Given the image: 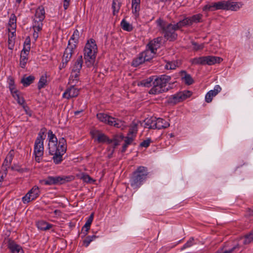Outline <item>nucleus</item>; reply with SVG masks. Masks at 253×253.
Here are the masks:
<instances>
[{
	"instance_id": "nucleus-49",
	"label": "nucleus",
	"mask_w": 253,
	"mask_h": 253,
	"mask_svg": "<svg viewBox=\"0 0 253 253\" xmlns=\"http://www.w3.org/2000/svg\"><path fill=\"white\" fill-rule=\"evenodd\" d=\"M194 238H190L189 240L181 248V250H183L187 248L190 247L193 245Z\"/></svg>"
},
{
	"instance_id": "nucleus-52",
	"label": "nucleus",
	"mask_w": 253,
	"mask_h": 253,
	"mask_svg": "<svg viewBox=\"0 0 253 253\" xmlns=\"http://www.w3.org/2000/svg\"><path fill=\"white\" fill-rule=\"evenodd\" d=\"M184 96L183 100L186 99L187 98L190 97L192 95V92L190 91L184 90L183 91L179 92Z\"/></svg>"
},
{
	"instance_id": "nucleus-42",
	"label": "nucleus",
	"mask_w": 253,
	"mask_h": 253,
	"mask_svg": "<svg viewBox=\"0 0 253 253\" xmlns=\"http://www.w3.org/2000/svg\"><path fill=\"white\" fill-rule=\"evenodd\" d=\"M80 73L79 72L72 71L70 77L71 84H75L76 82L78 81Z\"/></svg>"
},
{
	"instance_id": "nucleus-36",
	"label": "nucleus",
	"mask_w": 253,
	"mask_h": 253,
	"mask_svg": "<svg viewBox=\"0 0 253 253\" xmlns=\"http://www.w3.org/2000/svg\"><path fill=\"white\" fill-rule=\"evenodd\" d=\"M122 28L126 31L130 32L133 30V26L125 19H123L121 22Z\"/></svg>"
},
{
	"instance_id": "nucleus-62",
	"label": "nucleus",
	"mask_w": 253,
	"mask_h": 253,
	"mask_svg": "<svg viewBox=\"0 0 253 253\" xmlns=\"http://www.w3.org/2000/svg\"><path fill=\"white\" fill-rule=\"evenodd\" d=\"M11 163L9 161H7L6 160H4L3 165H5V166H8L10 165Z\"/></svg>"
},
{
	"instance_id": "nucleus-18",
	"label": "nucleus",
	"mask_w": 253,
	"mask_h": 253,
	"mask_svg": "<svg viewBox=\"0 0 253 253\" xmlns=\"http://www.w3.org/2000/svg\"><path fill=\"white\" fill-rule=\"evenodd\" d=\"M181 78V80L185 84L187 85H191L194 83V80L191 75L185 71H181L179 73Z\"/></svg>"
},
{
	"instance_id": "nucleus-16",
	"label": "nucleus",
	"mask_w": 253,
	"mask_h": 253,
	"mask_svg": "<svg viewBox=\"0 0 253 253\" xmlns=\"http://www.w3.org/2000/svg\"><path fill=\"white\" fill-rule=\"evenodd\" d=\"M183 95L181 93L177 92L176 94L170 95L168 99V103L169 104L175 105L183 101Z\"/></svg>"
},
{
	"instance_id": "nucleus-1",
	"label": "nucleus",
	"mask_w": 253,
	"mask_h": 253,
	"mask_svg": "<svg viewBox=\"0 0 253 253\" xmlns=\"http://www.w3.org/2000/svg\"><path fill=\"white\" fill-rule=\"evenodd\" d=\"M48 153L52 155L53 162L55 164H59L63 161V156L67 150L66 139L62 137L58 141L57 138L51 130L48 132Z\"/></svg>"
},
{
	"instance_id": "nucleus-29",
	"label": "nucleus",
	"mask_w": 253,
	"mask_h": 253,
	"mask_svg": "<svg viewBox=\"0 0 253 253\" xmlns=\"http://www.w3.org/2000/svg\"><path fill=\"white\" fill-rule=\"evenodd\" d=\"M141 53L142 54L145 61H149L153 58L156 53L147 47L144 51L141 52Z\"/></svg>"
},
{
	"instance_id": "nucleus-56",
	"label": "nucleus",
	"mask_w": 253,
	"mask_h": 253,
	"mask_svg": "<svg viewBox=\"0 0 253 253\" xmlns=\"http://www.w3.org/2000/svg\"><path fill=\"white\" fill-rule=\"evenodd\" d=\"M71 0H64L63 7L65 10H66L69 5Z\"/></svg>"
},
{
	"instance_id": "nucleus-5",
	"label": "nucleus",
	"mask_w": 253,
	"mask_h": 253,
	"mask_svg": "<svg viewBox=\"0 0 253 253\" xmlns=\"http://www.w3.org/2000/svg\"><path fill=\"white\" fill-rule=\"evenodd\" d=\"M156 24L162 31L165 38L169 41H173L177 38L176 31L177 30L174 24L169 23L166 25V21L161 18L158 19Z\"/></svg>"
},
{
	"instance_id": "nucleus-17",
	"label": "nucleus",
	"mask_w": 253,
	"mask_h": 253,
	"mask_svg": "<svg viewBox=\"0 0 253 253\" xmlns=\"http://www.w3.org/2000/svg\"><path fill=\"white\" fill-rule=\"evenodd\" d=\"M76 48V46L74 45H68L67 47L65 49L64 51L62 60L64 61L65 63H68L70 60L72 54L74 53V49Z\"/></svg>"
},
{
	"instance_id": "nucleus-53",
	"label": "nucleus",
	"mask_w": 253,
	"mask_h": 253,
	"mask_svg": "<svg viewBox=\"0 0 253 253\" xmlns=\"http://www.w3.org/2000/svg\"><path fill=\"white\" fill-rule=\"evenodd\" d=\"M13 154H14V152L13 151H10L8 154H7V155L6 156V158H5V160H6V161H9V162L11 163L12 162V160L13 159Z\"/></svg>"
},
{
	"instance_id": "nucleus-63",
	"label": "nucleus",
	"mask_w": 253,
	"mask_h": 253,
	"mask_svg": "<svg viewBox=\"0 0 253 253\" xmlns=\"http://www.w3.org/2000/svg\"><path fill=\"white\" fill-rule=\"evenodd\" d=\"M54 213L55 214H57L58 213H60V211L59 210H55L54 211Z\"/></svg>"
},
{
	"instance_id": "nucleus-30",
	"label": "nucleus",
	"mask_w": 253,
	"mask_h": 253,
	"mask_svg": "<svg viewBox=\"0 0 253 253\" xmlns=\"http://www.w3.org/2000/svg\"><path fill=\"white\" fill-rule=\"evenodd\" d=\"M145 61L142 54L140 53L137 57L133 59L132 62V65L134 67H137L143 63Z\"/></svg>"
},
{
	"instance_id": "nucleus-25",
	"label": "nucleus",
	"mask_w": 253,
	"mask_h": 253,
	"mask_svg": "<svg viewBox=\"0 0 253 253\" xmlns=\"http://www.w3.org/2000/svg\"><path fill=\"white\" fill-rule=\"evenodd\" d=\"M80 37V32L78 30H75L71 37L70 38L69 42V45H74L76 46V44L78 43L79 38Z\"/></svg>"
},
{
	"instance_id": "nucleus-32",
	"label": "nucleus",
	"mask_w": 253,
	"mask_h": 253,
	"mask_svg": "<svg viewBox=\"0 0 253 253\" xmlns=\"http://www.w3.org/2000/svg\"><path fill=\"white\" fill-rule=\"evenodd\" d=\"M47 76L46 74L42 75L38 83V88L39 89H41L42 88L45 87V86L47 84Z\"/></svg>"
},
{
	"instance_id": "nucleus-60",
	"label": "nucleus",
	"mask_w": 253,
	"mask_h": 253,
	"mask_svg": "<svg viewBox=\"0 0 253 253\" xmlns=\"http://www.w3.org/2000/svg\"><path fill=\"white\" fill-rule=\"evenodd\" d=\"M236 248V247H234V248H233L231 250H228V251H225L224 252H217L216 253H231V252H232L233 251V250H234Z\"/></svg>"
},
{
	"instance_id": "nucleus-12",
	"label": "nucleus",
	"mask_w": 253,
	"mask_h": 253,
	"mask_svg": "<svg viewBox=\"0 0 253 253\" xmlns=\"http://www.w3.org/2000/svg\"><path fill=\"white\" fill-rule=\"evenodd\" d=\"M79 94V90L74 85L67 87L62 95V97L69 99L71 98L76 97Z\"/></svg>"
},
{
	"instance_id": "nucleus-35",
	"label": "nucleus",
	"mask_w": 253,
	"mask_h": 253,
	"mask_svg": "<svg viewBox=\"0 0 253 253\" xmlns=\"http://www.w3.org/2000/svg\"><path fill=\"white\" fill-rule=\"evenodd\" d=\"M35 80V77L33 76H29L28 77L24 76L21 79V83L24 86H28L31 84Z\"/></svg>"
},
{
	"instance_id": "nucleus-3",
	"label": "nucleus",
	"mask_w": 253,
	"mask_h": 253,
	"mask_svg": "<svg viewBox=\"0 0 253 253\" xmlns=\"http://www.w3.org/2000/svg\"><path fill=\"white\" fill-rule=\"evenodd\" d=\"M240 9L239 4L231 0L220 1L212 2L205 5L203 8L204 11H214L219 9L237 11Z\"/></svg>"
},
{
	"instance_id": "nucleus-34",
	"label": "nucleus",
	"mask_w": 253,
	"mask_h": 253,
	"mask_svg": "<svg viewBox=\"0 0 253 253\" xmlns=\"http://www.w3.org/2000/svg\"><path fill=\"white\" fill-rule=\"evenodd\" d=\"M253 241V230L248 234H247L245 237L240 239V241L242 242L244 245L250 244Z\"/></svg>"
},
{
	"instance_id": "nucleus-13",
	"label": "nucleus",
	"mask_w": 253,
	"mask_h": 253,
	"mask_svg": "<svg viewBox=\"0 0 253 253\" xmlns=\"http://www.w3.org/2000/svg\"><path fill=\"white\" fill-rule=\"evenodd\" d=\"M221 87L219 85L214 86L213 89L208 91L205 95V101L207 103H210L212 101L213 97H215L218 93L221 91Z\"/></svg>"
},
{
	"instance_id": "nucleus-4",
	"label": "nucleus",
	"mask_w": 253,
	"mask_h": 253,
	"mask_svg": "<svg viewBox=\"0 0 253 253\" xmlns=\"http://www.w3.org/2000/svg\"><path fill=\"white\" fill-rule=\"evenodd\" d=\"M170 80V76L166 75L156 77L153 82V86L149 90V93L152 94H157L167 92L169 89L167 84Z\"/></svg>"
},
{
	"instance_id": "nucleus-19",
	"label": "nucleus",
	"mask_w": 253,
	"mask_h": 253,
	"mask_svg": "<svg viewBox=\"0 0 253 253\" xmlns=\"http://www.w3.org/2000/svg\"><path fill=\"white\" fill-rule=\"evenodd\" d=\"M222 59L219 57L214 56H205V65H213L216 63H220Z\"/></svg>"
},
{
	"instance_id": "nucleus-9",
	"label": "nucleus",
	"mask_w": 253,
	"mask_h": 253,
	"mask_svg": "<svg viewBox=\"0 0 253 253\" xmlns=\"http://www.w3.org/2000/svg\"><path fill=\"white\" fill-rule=\"evenodd\" d=\"M68 181V177L64 176H48L46 178L40 180V183L43 185L62 184Z\"/></svg>"
},
{
	"instance_id": "nucleus-57",
	"label": "nucleus",
	"mask_w": 253,
	"mask_h": 253,
	"mask_svg": "<svg viewBox=\"0 0 253 253\" xmlns=\"http://www.w3.org/2000/svg\"><path fill=\"white\" fill-rule=\"evenodd\" d=\"M33 28H34V32L33 33V37L34 38H35V40H37V39L39 37V35H38V32L37 31V29H36V27H35V25L33 24Z\"/></svg>"
},
{
	"instance_id": "nucleus-58",
	"label": "nucleus",
	"mask_w": 253,
	"mask_h": 253,
	"mask_svg": "<svg viewBox=\"0 0 253 253\" xmlns=\"http://www.w3.org/2000/svg\"><path fill=\"white\" fill-rule=\"evenodd\" d=\"M8 87L15 85L14 80L11 77H9L8 79Z\"/></svg>"
},
{
	"instance_id": "nucleus-20",
	"label": "nucleus",
	"mask_w": 253,
	"mask_h": 253,
	"mask_svg": "<svg viewBox=\"0 0 253 253\" xmlns=\"http://www.w3.org/2000/svg\"><path fill=\"white\" fill-rule=\"evenodd\" d=\"M131 9L135 16L138 17L140 10V0H131Z\"/></svg>"
},
{
	"instance_id": "nucleus-11",
	"label": "nucleus",
	"mask_w": 253,
	"mask_h": 253,
	"mask_svg": "<svg viewBox=\"0 0 253 253\" xmlns=\"http://www.w3.org/2000/svg\"><path fill=\"white\" fill-rule=\"evenodd\" d=\"M40 191L39 188L34 186L22 198V201L24 204L29 203L30 202L35 200L40 195Z\"/></svg>"
},
{
	"instance_id": "nucleus-40",
	"label": "nucleus",
	"mask_w": 253,
	"mask_h": 253,
	"mask_svg": "<svg viewBox=\"0 0 253 253\" xmlns=\"http://www.w3.org/2000/svg\"><path fill=\"white\" fill-rule=\"evenodd\" d=\"M137 124L135 122H132L130 125L129 132L127 134L133 136L135 137L136 134L137 132Z\"/></svg>"
},
{
	"instance_id": "nucleus-50",
	"label": "nucleus",
	"mask_w": 253,
	"mask_h": 253,
	"mask_svg": "<svg viewBox=\"0 0 253 253\" xmlns=\"http://www.w3.org/2000/svg\"><path fill=\"white\" fill-rule=\"evenodd\" d=\"M192 45H193L194 49L196 50L202 49L204 47V43L198 44L196 42H192Z\"/></svg>"
},
{
	"instance_id": "nucleus-51",
	"label": "nucleus",
	"mask_w": 253,
	"mask_h": 253,
	"mask_svg": "<svg viewBox=\"0 0 253 253\" xmlns=\"http://www.w3.org/2000/svg\"><path fill=\"white\" fill-rule=\"evenodd\" d=\"M151 142V139L148 138V139L143 141L140 143V146L141 147L147 148V147H148L150 145V144Z\"/></svg>"
},
{
	"instance_id": "nucleus-23",
	"label": "nucleus",
	"mask_w": 253,
	"mask_h": 253,
	"mask_svg": "<svg viewBox=\"0 0 253 253\" xmlns=\"http://www.w3.org/2000/svg\"><path fill=\"white\" fill-rule=\"evenodd\" d=\"M156 118H147L144 120V127L149 129L156 128Z\"/></svg>"
},
{
	"instance_id": "nucleus-43",
	"label": "nucleus",
	"mask_w": 253,
	"mask_h": 253,
	"mask_svg": "<svg viewBox=\"0 0 253 253\" xmlns=\"http://www.w3.org/2000/svg\"><path fill=\"white\" fill-rule=\"evenodd\" d=\"M191 63L195 65H205V56L194 58L191 59Z\"/></svg>"
},
{
	"instance_id": "nucleus-48",
	"label": "nucleus",
	"mask_w": 253,
	"mask_h": 253,
	"mask_svg": "<svg viewBox=\"0 0 253 253\" xmlns=\"http://www.w3.org/2000/svg\"><path fill=\"white\" fill-rule=\"evenodd\" d=\"M30 40L29 38L26 39L24 43V46L23 49L26 51H29L30 50Z\"/></svg>"
},
{
	"instance_id": "nucleus-7",
	"label": "nucleus",
	"mask_w": 253,
	"mask_h": 253,
	"mask_svg": "<svg viewBox=\"0 0 253 253\" xmlns=\"http://www.w3.org/2000/svg\"><path fill=\"white\" fill-rule=\"evenodd\" d=\"M96 116L100 122L109 126H114L121 129H124L126 126V123L124 121L114 118L107 114L99 113L97 114Z\"/></svg>"
},
{
	"instance_id": "nucleus-39",
	"label": "nucleus",
	"mask_w": 253,
	"mask_h": 253,
	"mask_svg": "<svg viewBox=\"0 0 253 253\" xmlns=\"http://www.w3.org/2000/svg\"><path fill=\"white\" fill-rule=\"evenodd\" d=\"M156 76H151L147 79L143 80L141 82V84L145 87H149L153 85V82Z\"/></svg>"
},
{
	"instance_id": "nucleus-37",
	"label": "nucleus",
	"mask_w": 253,
	"mask_h": 253,
	"mask_svg": "<svg viewBox=\"0 0 253 253\" xmlns=\"http://www.w3.org/2000/svg\"><path fill=\"white\" fill-rule=\"evenodd\" d=\"M180 63L178 61H169L165 65V69L167 70H174L178 67Z\"/></svg>"
},
{
	"instance_id": "nucleus-21",
	"label": "nucleus",
	"mask_w": 253,
	"mask_h": 253,
	"mask_svg": "<svg viewBox=\"0 0 253 253\" xmlns=\"http://www.w3.org/2000/svg\"><path fill=\"white\" fill-rule=\"evenodd\" d=\"M95 140L98 143H107L110 144L112 142V140L110 139L105 134L97 132L96 135L93 136Z\"/></svg>"
},
{
	"instance_id": "nucleus-61",
	"label": "nucleus",
	"mask_w": 253,
	"mask_h": 253,
	"mask_svg": "<svg viewBox=\"0 0 253 253\" xmlns=\"http://www.w3.org/2000/svg\"><path fill=\"white\" fill-rule=\"evenodd\" d=\"M67 63H65L64 61L62 60V63L61 64L60 66V69L65 68L66 66Z\"/></svg>"
},
{
	"instance_id": "nucleus-64",
	"label": "nucleus",
	"mask_w": 253,
	"mask_h": 253,
	"mask_svg": "<svg viewBox=\"0 0 253 253\" xmlns=\"http://www.w3.org/2000/svg\"><path fill=\"white\" fill-rule=\"evenodd\" d=\"M81 112V111H76V112H75V114L76 115H77L79 114V113H80Z\"/></svg>"
},
{
	"instance_id": "nucleus-15",
	"label": "nucleus",
	"mask_w": 253,
	"mask_h": 253,
	"mask_svg": "<svg viewBox=\"0 0 253 253\" xmlns=\"http://www.w3.org/2000/svg\"><path fill=\"white\" fill-rule=\"evenodd\" d=\"M7 247L11 253H24L22 247L14 241L9 240L8 242Z\"/></svg>"
},
{
	"instance_id": "nucleus-46",
	"label": "nucleus",
	"mask_w": 253,
	"mask_h": 253,
	"mask_svg": "<svg viewBox=\"0 0 253 253\" xmlns=\"http://www.w3.org/2000/svg\"><path fill=\"white\" fill-rule=\"evenodd\" d=\"M12 96L15 100H16L19 104L23 105L24 103L25 100L23 97L20 96L19 91L15 94H13Z\"/></svg>"
},
{
	"instance_id": "nucleus-2",
	"label": "nucleus",
	"mask_w": 253,
	"mask_h": 253,
	"mask_svg": "<svg viewBox=\"0 0 253 253\" xmlns=\"http://www.w3.org/2000/svg\"><path fill=\"white\" fill-rule=\"evenodd\" d=\"M97 52L98 47L95 41L93 39L87 40L84 49V58L87 67L93 66Z\"/></svg>"
},
{
	"instance_id": "nucleus-33",
	"label": "nucleus",
	"mask_w": 253,
	"mask_h": 253,
	"mask_svg": "<svg viewBox=\"0 0 253 253\" xmlns=\"http://www.w3.org/2000/svg\"><path fill=\"white\" fill-rule=\"evenodd\" d=\"M135 137L127 134V136L125 137V143L123 146L122 152H124L126 150L128 146L131 144L134 140Z\"/></svg>"
},
{
	"instance_id": "nucleus-22",
	"label": "nucleus",
	"mask_w": 253,
	"mask_h": 253,
	"mask_svg": "<svg viewBox=\"0 0 253 253\" xmlns=\"http://www.w3.org/2000/svg\"><path fill=\"white\" fill-rule=\"evenodd\" d=\"M38 228L41 230L46 231L51 228L53 225L50 224L45 221L40 220L37 222Z\"/></svg>"
},
{
	"instance_id": "nucleus-38",
	"label": "nucleus",
	"mask_w": 253,
	"mask_h": 253,
	"mask_svg": "<svg viewBox=\"0 0 253 253\" xmlns=\"http://www.w3.org/2000/svg\"><path fill=\"white\" fill-rule=\"evenodd\" d=\"M203 17L202 14H197L191 17H188V18L190 20V25H192L193 23H199L201 22V19Z\"/></svg>"
},
{
	"instance_id": "nucleus-55",
	"label": "nucleus",
	"mask_w": 253,
	"mask_h": 253,
	"mask_svg": "<svg viewBox=\"0 0 253 253\" xmlns=\"http://www.w3.org/2000/svg\"><path fill=\"white\" fill-rule=\"evenodd\" d=\"M246 215L248 217H251L253 216V207L251 208H249L247 210Z\"/></svg>"
},
{
	"instance_id": "nucleus-27",
	"label": "nucleus",
	"mask_w": 253,
	"mask_h": 253,
	"mask_svg": "<svg viewBox=\"0 0 253 253\" xmlns=\"http://www.w3.org/2000/svg\"><path fill=\"white\" fill-rule=\"evenodd\" d=\"M156 128L158 129L167 128L169 126V124L162 118L156 119Z\"/></svg>"
},
{
	"instance_id": "nucleus-26",
	"label": "nucleus",
	"mask_w": 253,
	"mask_h": 253,
	"mask_svg": "<svg viewBox=\"0 0 253 253\" xmlns=\"http://www.w3.org/2000/svg\"><path fill=\"white\" fill-rule=\"evenodd\" d=\"M174 24L177 30L181 29L183 27L191 26L190 20L188 17H186Z\"/></svg>"
},
{
	"instance_id": "nucleus-54",
	"label": "nucleus",
	"mask_w": 253,
	"mask_h": 253,
	"mask_svg": "<svg viewBox=\"0 0 253 253\" xmlns=\"http://www.w3.org/2000/svg\"><path fill=\"white\" fill-rule=\"evenodd\" d=\"M10 92L12 94V95H13V94H15L17 92H18L19 91L16 88L15 85L13 86H10L8 87Z\"/></svg>"
},
{
	"instance_id": "nucleus-28",
	"label": "nucleus",
	"mask_w": 253,
	"mask_h": 253,
	"mask_svg": "<svg viewBox=\"0 0 253 253\" xmlns=\"http://www.w3.org/2000/svg\"><path fill=\"white\" fill-rule=\"evenodd\" d=\"M83 63V57L81 55L78 58L77 60L74 64L72 71L80 72V70L82 67Z\"/></svg>"
},
{
	"instance_id": "nucleus-14",
	"label": "nucleus",
	"mask_w": 253,
	"mask_h": 253,
	"mask_svg": "<svg viewBox=\"0 0 253 253\" xmlns=\"http://www.w3.org/2000/svg\"><path fill=\"white\" fill-rule=\"evenodd\" d=\"M162 39L163 38L161 37L154 39L149 42L147 47L156 53L157 49L161 46Z\"/></svg>"
},
{
	"instance_id": "nucleus-44",
	"label": "nucleus",
	"mask_w": 253,
	"mask_h": 253,
	"mask_svg": "<svg viewBox=\"0 0 253 253\" xmlns=\"http://www.w3.org/2000/svg\"><path fill=\"white\" fill-rule=\"evenodd\" d=\"M16 17L14 14H12L10 15V17L9 18L8 21V25L10 28L12 30H15L16 29Z\"/></svg>"
},
{
	"instance_id": "nucleus-10",
	"label": "nucleus",
	"mask_w": 253,
	"mask_h": 253,
	"mask_svg": "<svg viewBox=\"0 0 253 253\" xmlns=\"http://www.w3.org/2000/svg\"><path fill=\"white\" fill-rule=\"evenodd\" d=\"M45 18V10L42 6L39 7L36 10L34 22L35 27L38 31H40L42 27V21Z\"/></svg>"
},
{
	"instance_id": "nucleus-24",
	"label": "nucleus",
	"mask_w": 253,
	"mask_h": 253,
	"mask_svg": "<svg viewBox=\"0 0 253 253\" xmlns=\"http://www.w3.org/2000/svg\"><path fill=\"white\" fill-rule=\"evenodd\" d=\"M29 51H26L23 49L21 51L20 58V66L22 68H25L28 61V55Z\"/></svg>"
},
{
	"instance_id": "nucleus-59",
	"label": "nucleus",
	"mask_w": 253,
	"mask_h": 253,
	"mask_svg": "<svg viewBox=\"0 0 253 253\" xmlns=\"http://www.w3.org/2000/svg\"><path fill=\"white\" fill-rule=\"evenodd\" d=\"M13 40L12 39V37L11 38H9L8 39V43H9V47L8 48L10 49H12L13 47Z\"/></svg>"
},
{
	"instance_id": "nucleus-31",
	"label": "nucleus",
	"mask_w": 253,
	"mask_h": 253,
	"mask_svg": "<svg viewBox=\"0 0 253 253\" xmlns=\"http://www.w3.org/2000/svg\"><path fill=\"white\" fill-rule=\"evenodd\" d=\"M93 218V214L92 213L89 216L87 220L85 222L84 226L83 227L82 230V231L84 230V231L83 232V234H84V236H85L87 234V233L90 228V225L92 222Z\"/></svg>"
},
{
	"instance_id": "nucleus-45",
	"label": "nucleus",
	"mask_w": 253,
	"mask_h": 253,
	"mask_svg": "<svg viewBox=\"0 0 253 253\" xmlns=\"http://www.w3.org/2000/svg\"><path fill=\"white\" fill-rule=\"evenodd\" d=\"M97 238L95 235L88 236L84 240V245L86 247H88L91 242L93 241Z\"/></svg>"
},
{
	"instance_id": "nucleus-41",
	"label": "nucleus",
	"mask_w": 253,
	"mask_h": 253,
	"mask_svg": "<svg viewBox=\"0 0 253 253\" xmlns=\"http://www.w3.org/2000/svg\"><path fill=\"white\" fill-rule=\"evenodd\" d=\"M122 5V1H115L113 0L112 8L113 9V15L117 14L120 9Z\"/></svg>"
},
{
	"instance_id": "nucleus-6",
	"label": "nucleus",
	"mask_w": 253,
	"mask_h": 253,
	"mask_svg": "<svg viewBox=\"0 0 253 253\" xmlns=\"http://www.w3.org/2000/svg\"><path fill=\"white\" fill-rule=\"evenodd\" d=\"M147 168L143 166L138 167L136 170L133 172L130 178L131 186L135 189L138 188L146 179L148 175Z\"/></svg>"
},
{
	"instance_id": "nucleus-8",
	"label": "nucleus",
	"mask_w": 253,
	"mask_h": 253,
	"mask_svg": "<svg viewBox=\"0 0 253 253\" xmlns=\"http://www.w3.org/2000/svg\"><path fill=\"white\" fill-rule=\"evenodd\" d=\"M45 139L43 132H39L34 145V154L36 162H40L41 158L43 155V141Z\"/></svg>"
},
{
	"instance_id": "nucleus-47",
	"label": "nucleus",
	"mask_w": 253,
	"mask_h": 253,
	"mask_svg": "<svg viewBox=\"0 0 253 253\" xmlns=\"http://www.w3.org/2000/svg\"><path fill=\"white\" fill-rule=\"evenodd\" d=\"M81 179L85 182L92 183L94 180L88 174H83L82 175Z\"/></svg>"
}]
</instances>
